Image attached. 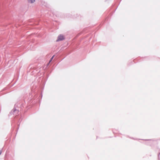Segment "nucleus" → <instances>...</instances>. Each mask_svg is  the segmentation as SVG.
<instances>
[{
  "mask_svg": "<svg viewBox=\"0 0 160 160\" xmlns=\"http://www.w3.org/2000/svg\"><path fill=\"white\" fill-rule=\"evenodd\" d=\"M64 36L62 35H60L58 37V38L57 40V41H61L64 40Z\"/></svg>",
  "mask_w": 160,
  "mask_h": 160,
  "instance_id": "f257e3e1",
  "label": "nucleus"
},
{
  "mask_svg": "<svg viewBox=\"0 0 160 160\" xmlns=\"http://www.w3.org/2000/svg\"><path fill=\"white\" fill-rule=\"evenodd\" d=\"M54 57V55H53L52 57V58H51L50 60L49 61V63H50L51 61H52V60L53 57Z\"/></svg>",
  "mask_w": 160,
  "mask_h": 160,
  "instance_id": "f03ea898",
  "label": "nucleus"
},
{
  "mask_svg": "<svg viewBox=\"0 0 160 160\" xmlns=\"http://www.w3.org/2000/svg\"><path fill=\"white\" fill-rule=\"evenodd\" d=\"M54 57V55H53L52 57V58H51L50 60L49 61V63H50L51 61H52V60L53 57Z\"/></svg>",
  "mask_w": 160,
  "mask_h": 160,
  "instance_id": "7ed1b4c3",
  "label": "nucleus"
},
{
  "mask_svg": "<svg viewBox=\"0 0 160 160\" xmlns=\"http://www.w3.org/2000/svg\"><path fill=\"white\" fill-rule=\"evenodd\" d=\"M35 1V0H30V2L31 3H33Z\"/></svg>",
  "mask_w": 160,
  "mask_h": 160,
  "instance_id": "20e7f679",
  "label": "nucleus"
}]
</instances>
